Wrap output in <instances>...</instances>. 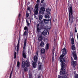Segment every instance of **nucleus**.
<instances>
[{"label":"nucleus","mask_w":78,"mask_h":78,"mask_svg":"<svg viewBox=\"0 0 78 78\" xmlns=\"http://www.w3.org/2000/svg\"><path fill=\"white\" fill-rule=\"evenodd\" d=\"M73 55L75 60H77V56L75 51L73 52Z\"/></svg>","instance_id":"obj_9"},{"label":"nucleus","mask_w":78,"mask_h":78,"mask_svg":"<svg viewBox=\"0 0 78 78\" xmlns=\"http://www.w3.org/2000/svg\"><path fill=\"white\" fill-rule=\"evenodd\" d=\"M24 71L25 72H28V68H27V67H25L24 68Z\"/></svg>","instance_id":"obj_20"},{"label":"nucleus","mask_w":78,"mask_h":78,"mask_svg":"<svg viewBox=\"0 0 78 78\" xmlns=\"http://www.w3.org/2000/svg\"><path fill=\"white\" fill-rule=\"evenodd\" d=\"M33 64V67H34V68H36L37 65H36V63L34 62L32 64Z\"/></svg>","instance_id":"obj_18"},{"label":"nucleus","mask_w":78,"mask_h":78,"mask_svg":"<svg viewBox=\"0 0 78 78\" xmlns=\"http://www.w3.org/2000/svg\"><path fill=\"white\" fill-rule=\"evenodd\" d=\"M28 52H30V49H28Z\"/></svg>","instance_id":"obj_47"},{"label":"nucleus","mask_w":78,"mask_h":78,"mask_svg":"<svg viewBox=\"0 0 78 78\" xmlns=\"http://www.w3.org/2000/svg\"><path fill=\"white\" fill-rule=\"evenodd\" d=\"M38 59V57H37V55H35L34 56V60L35 62H36L37 61V60Z\"/></svg>","instance_id":"obj_13"},{"label":"nucleus","mask_w":78,"mask_h":78,"mask_svg":"<svg viewBox=\"0 0 78 78\" xmlns=\"http://www.w3.org/2000/svg\"><path fill=\"white\" fill-rule=\"evenodd\" d=\"M38 78H41V76H39L38 77Z\"/></svg>","instance_id":"obj_45"},{"label":"nucleus","mask_w":78,"mask_h":78,"mask_svg":"<svg viewBox=\"0 0 78 78\" xmlns=\"http://www.w3.org/2000/svg\"><path fill=\"white\" fill-rule=\"evenodd\" d=\"M29 76V78H33V76H32V74H31V73H30Z\"/></svg>","instance_id":"obj_24"},{"label":"nucleus","mask_w":78,"mask_h":78,"mask_svg":"<svg viewBox=\"0 0 78 78\" xmlns=\"http://www.w3.org/2000/svg\"><path fill=\"white\" fill-rule=\"evenodd\" d=\"M37 31L38 33H39V31H40V30L39 29V27L37 28Z\"/></svg>","instance_id":"obj_33"},{"label":"nucleus","mask_w":78,"mask_h":78,"mask_svg":"<svg viewBox=\"0 0 78 78\" xmlns=\"http://www.w3.org/2000/svg\"><path fill=\"white\" fill-rule=\"evenodd\" d=\"M58 78H63L62 76H60L59 75L58 76Z\"/></svg>","instance_id":"obj_36"},{"label":"nucleus","mask_w":78,"mask_h":78,"mask_svg":"<svg viewBox=\"0 0 78 78\" xmlns=\"http://www.w3.org/2000/svg\"><path fill=\"white\" fill-rule=\"evenodd\" d=\"M26 22H27V26H28V27H29V26L30 25V23L28 22V21H27V20Z\"/></svg>","instance_id":"obj_35"},{"label":"nucleus","mask_w":78,"mask_h":78,"mask_svg":"<svg viewBox=\"0 0 78 78\" xmlns=\"http://www.w3.org/2000/svg\"><path fill=\"white\" fill-rule=\"evenodd\" d=\"M74 78H78V74H76L74 76Z\"/></svg>","instance_id":"obj_25"},{"label":"nucleus","mask_w":78,"mask_h":78,"mask_svg":"<svg viewBox=\"0 0 78 78\" xmlns=\"http://www.w3.org/2000/svg\"><path fill=\"white\" fill-rule=\"evenodd\" d=\"M20 37H19V39L18 41V44L17 45V48L16 50L17 51H19V45L20 44Z\"/></svg>","instance_id":"obj_8"},{"label":"nucleus","mask_w":78,"mask_h":78,"mask_svg":"<svg viewBox=\"0 0 78 78\" xmlns=\"http://www.w3.org/2000/svg\"><path fill=\"white\" fill-rule=\"evenodd\" d=\"M71 60L72 61H73V58H72V57H71Z\"/></svg>","instance_id":"obj_46"},{"label":"nucleus","mask_w":78,"mask_h":78,"mask_svg":"<svg viewBox=\"0 0 78 78\" xmlns=\"http://www.w3.org/2000/svg\"><path fill=\"white\" fill-rule=\"evenodd\" d=\"M70 36H71L72 37H73V33L70 32Z\"/></svg>","instance_id":"obj_39"},{"label":"nucleus","mask_w":78,"mask_h":78,"mask_svg":"<svg viewBox=\"0 0 78 78\" xmlns=\"http://www.w3.org/2000/svg\"><path fill=\"white\" fill-rule=\"evenodd\" d=\"M48 34H49V32H48Z\"/></svg>","instance_id":"obj_48"},{"label":"nucleus","mask_w":78,"mask_h":78,"mask_svg":"<svg viewBox=\"0 0 78 78\" xmlns=\"http://www.w3.org/2000/svg\"><path fill=\"white\" fill-rule=\"evenodd\" d=\"M45 18L46 19H49L50 18V16L47 14L45 15Z\"/></svg>","instance_id":"obj_21"},{"label":"nucleus","mask_w":78,"mask_h":78,"mask_svg":"<svg viewBox=\"0 0 78 78\" xmlns=\"http://www.w3.org/2000/svg\"><path fill=\"white\" fill-rule=\"evenodd\" d=\"M44 45V41H41L40 44V47H43Z\"/></svg>","instance_id":"obj_17"},{"label":"nucleus","mask_w":78,"mask_h":78,"mask_svg":"<svg viewBox=\"0 0 78 78\" xmlns=\"http://www.w3.org/2000/svg\"><path fill=\"white\" fill-rule=\"evenodd\" d=\"M41 54H44L45 53V49H41Z\"/></svg>","instance_id":"obj_15"},{"label":"nucleus","mask_w":78,"mask_h":78,"mask_svg":"<svg viewBox=\"0 0 78 78\" xmlns=\"http://www.w3.org/2000/svg\"><path fill=\"white\" fill-rule=\"evenodd\" d=\"M39 24H37V28H39Z\"/></svg>","instance_id":"obj_44"},{"label":"nucleus","mask_w":78,"mask_h":78,"mask_svg":"<svg viewBox=\"0 0 78 78\" xmlns=\"http://www.w3.org/2000/svg\"><path fill=\"white\" fill-rule=\"evenodd\" d=\"M26 17L27 18L28 17H29V13H28L27 12L26 13Z\"/></svg>","instance_id":"obj_30"},{"label":"nucleus","mask_w":78,"mask_h":78,"mask_svg":"<svg viewBox=\"0 0 78 78\" xmlns=\"http://www.w3.org/2000/svg\"><path fill=\"white\" fill-rule=\"evenodd\" d=\"M19 66H20V62H17V67L18 68H19Z\"/></svg>","instance_id":"obj_23"},{"label":"nucleus","mask_w":78,"mask_h":78,"mask_svg":"<svg viewBox=\"0 0 78 78\" xmlns=\"http://www.w3.org/2000/svg\"><path fill=\"white\" fill-rule=\"evenodd\" d=\"M30 62H29L28 60H27L25 62L23 61L22 63L21 64V67L23 68V69H24L25 66H26V67L28 68L30 67Z\"/></svg>","instance_id":"obj_3"},{"label":"nucleus","mask_w":78,"mask_h":78,"mask_svg":"<svg viewBox=\"0 0 78 78\" xmlns=\"http://www.w3.org/2000/svg\"><path fill=\"white\" fill-rule=\"evenodd\" d=\"M20 16H21V14L20 13L18 15V19H20Z\"/></svg>","instance_id":"obj_37"},{"label":"nucleus","mask_w":78,"mask_h":78,"mask_svg":"<svg viewBox=\"0 0 78 78\" xmlns=\"http://www.w3.org/2000/svg\"><path fill=\"white\" fill-rule=\"evenodd\" d=\"M16 55H17V52H15L14 53V59L16 58Z\"/></svg>","instance_id":"obj_28"},{"label":"nucleus","mask_w":78,"mask_h":78,"mask_svg":"<svg viewBox=\"0 0 78 78\" xmlns=\"http://www.w3.org/2000/svg\"><path fill=\"white\" fill-rule=\"evenodd\" d=\"M71 44H72V45L71 46V48L73 50H75V45H73V44H74V38L73 37H72L71 39Z\"/></svg>","instance_id":"obj_6"},{"label":"nucleus","mask_w":78,"mask_h":78,"mask_svg":"<svg viewBox=\"0 0 78 78\" xmlns=\"http://www.w3.org/2000/svg\"><path fill=\"white\" fill-rule=\"evenodd\" d=\"M27 10L28 11H30V7H28V8L27 9Z\"/></svg>","instance_id":"obj_41"},{"label":"nucleus","mask_w":78,"mask_h":78,"mask_svg":"<svg viewBox=\"0 0 78 78\" xmlns=\"http://www.w3.org/2000/svg\"><path fill=\"white\" fill-rule=\"evenodd\" d=\"M49 45H50V44H49L47 43V44H46L45 49L46 50H48V49H49Z\"/></svg>","instance_id":"obj_14"},{"label":"nucleus","mask_w":78,"mask_h":78,"mask_svg":"<svg viewBox=\"0 0 78 78\" xmlns=\"http://www.w3.org/2000/svg\"><path fill=\"white\" fill-rule=\"evenodd\" d=\"M26 44H27V39H24V44L23 45V53L22 55L23 58H26L27 56H26V54L27 53L26 51H25V47H26Z\"/></svg>","instance_id":"obj_4"},{"label":"nucleus","mask_w":78,"mask_h":78,"mask_svg":"<svg viewBox=\"0 0 78 78\" xmlns=\"http://www.w3.org/2000/svg\"><path fill=\"white\" fill-rule=\"evenodd\" d=\"M73 68H75V66H76L77 64V62L76 61H73Z\"/></svg>","instance_id":"obj_10"},{"label":"nucleus","mask_w":78,"mask_h":78,"mask_svg":"<svg viewBox=\"0 0 78 78\" xmlns=\"http://www.w3.org/2000/svg\"><path fill=\"white\" fill-rule=\"evenodd\" d=\"M54 55L53 54L52 55V62H53V61H54Z\"/></svg>","instance_id":"obj_31"},{"label":"nucleus","mask_w":78,"mask_h":78,"mask_svg":"<svg viewBox=\"0 0 78 78\" xmlns=\"http://www.w3.org/2000/svg\"><path fill=\"white\" fill-rule=\"evenodd\" d=\"M38 41H41L43 39V37L42 35H40L38 37Z\"/></svg>","instance_id":"obj_11"},{"label":"nucleus","mask_w":78,"mask_h":78,"mask_svg":"<svg viewBox=\"0 0 78 78\" xmlns=\"http://www.w3.org/2000/svg\"><path fill=\"white\" fill-rule=\"evenodd\" d=\"M41 65H39L38 66L39 70H41Z\"/></svg>","instance_id":"obj_32"},{"label":"nucleus","mask_w":78,"mask_h":78,"mask_svg":"<svg viewBox=\"0 0 78 78\" xmlns=\"http://www.w3.org/2000/svg\"><path fill=\"white\" fill-rule=\"evenodd\" d=\"M43 23H44V21L42 20L40 21V23L41 24V25H42L43 24Z\"/></svg>","instance_id":"obj_34"},{"label":"nucleus","mask_w":78,"mask_h":78,"mask_svg":"<svg viewBox=\"0 0 78 78\" xmlns=\"http://www.w3.org/2000/svg\"><path fill=\"white\" fill-rule=\"evenodd\" d=\"M47 31H45V30H44L42 33L43 35H44V36H46V35H47Z\"/></svg>","instance_id":"obj_16"},{"label":"nucleus","mask_w":78,"mask_h":78,"mask_svg":"<svg viewBox=\"0 0 78 78\" xmlns=\"http://www.w3.org/2000/svg\"><path fill=\"white\" fill-rule=\"evenodd\" d=\"M24 30H27V31H28V28H27V26H25L24 28Z\"/></svg>","instance_id":"obj_22"},{"label":"nucleus","mask_w":78,"mask_h":78,"mask_svg":"<svg viewBox=\"0 0 78 78\" xmlns=\"http://www.w3.org/2000/svg\"><path fill=\"white\" fill-rule=\"evenodd\" d=\"M75 33H77V30H76V27H75Z\"/></svg>","instance_id":"obj_38"},{"label":"nucleus","mask_w":78,"mask_h":78,"mask_svg":"<svg viewBox=\"0 0 78 78\" xmlns=\"http://www.w3.org/2000/svg\"><path fill=\"white\" fill-rule=\"evenodd\" d=\"M41 58L42 59V60H44L45 59V57L43 56H42V57H41Z\"/></svg>","instance_id":"obj_40"},{"label":"nucleus","mask_w":78,"mask_h":78,"mask_svg":"<svg viewBox=\"0 0 78 78\" xmlns=\"http://www.w3.org/2000/svg\"><path fill=\"white\" fill-rule=\"evenodd\" d=\"M44 0H41V3H43V2H44Z\"/></svg>","instance_id":"obj_42"},{"label":"nucleus","mask_w":78,"mask_h":78,"mask_svg":"<svg viewBox=\"0 0 78 78\" xmlns=\"http://www.w3.org/2000/svg\"><path fill=\"white\" fill-rule=\"evenodd\" d=\"M66 50L64 48L63 49L62 54V55L59 57V59H60V62L62 63V68L61 69V70L60 72V75H62L63 76V78H67V74L65 73L66 71L65 69H64V67L66 66V64H65V59L63 58L64 55H66L67 54V52L66 51Z\"/></svg>","instance_id":"obj_1"},{"label":"nucleus","mask_w":78,"mask_h":78,"mask_svg":"<svg viewBox=\"0 0 78 78\" xmlns=\"http://www.w3.org/2000/svg\"><path fill=\"white\" fill-rule=\"evenodd\" d=\"M48 14H50V10H49V9H47L46 10Z\"/></svg>","instance_id":"obj_26"},{"label":"nucleus","mask_w":78,"mask_h":78,"mask_svg":"<svg viewBox=\"0 0 78 78\" xmlns=\"http://www.w3.org/2000/svg\"><path fill=\"white\" fill-rule=\"evenodd\" d=\"M12 69L11 72V73L10 75V76H9V78H11V76H12Z\"/></svg>","instance_id":"obj_29"},{"label":"nucleus","mask_w":78,"mask_h":78,"mask_svg":"<svg viewBox=\"0 0 78 78\" xmlns=\"http://www.w3.org/2000/svg\"><path fill=\"white\" fill-rule=\"evenodd\" d=\"M68 8L69 7V21L70 25L72 24L73 20V19H74L73 15V10L72 9V5L71 2H68Z\"/></svg>","instance_id":"obj_2"},{"label":"nucleus","mask_w":78,"mask_h":78,"mask_svg":"<svg viewBox=\"0 0 78 78\" xmlns=\"http://www.w3.org/2000/svg\"><path fill=\"white\" fill-rule=\"evenodd\" d=\"M42 16L40 15L39 17V19L40 20H42Z\"/></svg>","instance_id":"obj_27"},{"label":"nucleus","mask_w":78,"mask_h":78,"mask_svg":"<svg viewBox=\"0 0 78 78\" xmlns=\"http://www.w3.org/2000/svg\"><path fill=\"white\" fill-rule=\"evenodd\" d=\"M23 34L24 36H27V35H28V33H27V30H25L23 33Z\"/></svg>","instance_id":"obj_19"},{"label":"nucleus","mask_w":78,"mask_h":78,"mask_svg":"<svg viewBox=\"0 0 78 78\" xmlns=\"http://www.w3.org/2000/svg\"><path fill=\"white\" fill-rule=\"evenodd\" d=\"M37 3L35 6L36 9L35 11L34 12V15H35V17H36V15H37L38 14V11L39 10V2H40V0H37Z\"/></svg>","instance_id":"obj_5"},{"label":"nucleus","mask_w":78,"mask_h":78,"mask_svg":"<svg viewBox=\"0 0 78 78\" xmlns=\"http://www.w3.org/2000/svg\"><path fill=\"white\" fill-rule=\"evenodd\" d=\"M44 22V23H48L49 22L48 21H49L50 22H51V20L50 19V20H46L45 19H44L43 20Z\"/></svg>","instance_id":"obj_12"},{"label":"nucleus","mask_w":78,"mask_h":78,"mask_svg":"<svg viewBox=\"0 0 78 78\" xmlns=\"http://www.w3.org/2000/svg\"><path fill=\"white\" fill-rule=\"evenodd\" d=\"M36 54L37 56H38V51H37L36 53Z\"/></svg>","instance_id":"obj_43"},{"label":"nucleus","mask_w":78,"mask_h":78,"mask_svg":"<svg viewBox=\"0 0 78 78\" xmlns=\"http://www.w3.org/2000/svg\"><path fill=\"white\" fill-rule=\"evenodd\" d=\"M45 11V9L44 7H41L40 8L39 11V14H44V12Z\"/></svg>","instance_id":"obj_7"}]
</instances>
